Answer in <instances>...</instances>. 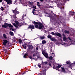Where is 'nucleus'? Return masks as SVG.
Instances as JSON below:
<instances>
[{"mask_svg": "<svg viewBox=\"0 0 75 75\" xmlns=\"http://www.w3.org/2000/svg\"><path fill=\"white\" fill-rule=\"evenodd\" d=\"M15 23L16 25V24H15V23H13V25L15 27H16L17 28H18V26H19V27H21V23H19L18 21H16L15 22Z\"/></svg>", "mask_w": 75, "mask_h": 75, "instance_id": "obj_2", "label": "nucleus"}, {"mask_svg": "<svg viewBox=\"0 0 75 75\" xmlns=\"http://www.w3.org/2000/svg\"><path fill=\"white\" fill-rule=\"evenodd\" d=\"M3 1V0H0V3H1Z\"/></svg>", "mask_w": 75, "mask_h": 75, "instance_id": "obj_44", "label": "nucleus"}, {"mask_svg": "<svg viewBox=\"0 0 75 75\" xmlns=\"http://www.w3.org/2000/svg\"><path fill=\"white\" fill-rule=\"evenodd\" d=\"M60 9H61V10H62V9H64V8H63L61 7L60 8Z\"/></svg>", "mask_w": 75, "mask_h": 75, "instance_id": "obj_41", "label": "nucleus"}, {"mask_svg": "<svg viewBox=\"0 0 75 75\" xmlns=\"http://www.w3.org/2000/svg\"><path fill=\"white\" fill-rule=\"evenodd\" d=\"M40 1H44V0H40Z\"/></svg>", "mask_w": 75, "mask_h": 75, "instance_id": "obj_48", "label": "nucleus"}, {"mask_svg": "<svg viewBox=\"0 0 75 75\" xmlns=\"http://www.w3.org/2000/svg\"><path fill=\"white\" fill-rule=\"evenodd\" d=\"M28 28H31V29H34V25H30L29 26Z\"/></svg>", "mask_w": 75, "mask_h": 75, "instance_id": "obj_9", "label": "nucleus"}, {"mask_svg": "<svg viewBox=\"0 0 75 75\" xmlns=\"http://www.w3.org/2000/svg\"><path fill=\"white\" fill-rule=\"evenodd\" d=\"M29 58H30V59H33V57H31V56H29Z\"/></svg>", "mask_w": 75, "mask_h": 75, "instance_id": "obj_34", "label": "nucleus"}, {"mask_svg": "<svg viewBox=\"0 0 75 75\" xmlns=\"http://www.w3.org/2000/svg\"><path fill=\"white\" fill-rule=\"evenodd\" d=\"M52 37V36L51 35H48L47 36V38H50V39Z\"/></svg>", "mask_w": 75, "mask_h": 75, "instance_id": "obj_13", "label": "nucleus"}, {"mask_svg": "<svg viewBox=\"0 0 75 75\" xmlns=\"http://www.w3.org/2000/svg\"><path fill=\"white\" fill-rule=\"evenodd\" d=\"M69 39L70 40V41H71V38H70L69 37Z\"/></svg>", "mask_w": 75, "mask_h": 75, "instance_id": "obj_42", "label": "nucleus"}, {"mask_svg": "<svg viewBox=\"0 0 75 75\" xmlns=\"http://www.w3.org/2000/svg\"><path fill=\"white\" fill-rule=\"evenodd\" d=\"M33 11H35V9H33Z\"/></svg>", "mask_w": 75, "mask_h": 75, "instance_id": "obj_50", "label": "nucleus"}, {"mask_svg": "<svg viewBox=\"0 0 75 75\" xmlns=\"http://www.w3.org/2000/svg\"><path fill=\"white\" fill-rule=\"evenodd\" d=\"M71 44H75V41H71Z\"/></svg>", "mask_w": 75, "mask_h": 75, "instance_id": "obj_31", "label": "nucleus"}, {"mask_svg": "<svg viewBox=\"0 0 75 75\" xmlns=\"http://www.w3.org/2000/svg\"><path fill=\"white\" fill-rule=\"evenodd\" d=\"M2 27H4V28H7L9 27H11V28H13V25H11V24H8L7 23H5L4 25H3L2 26Z\"/></svg>", "mask_w": 75, "mask_h": 75, "instance_id": "obj_3", "label": "nucleus"}, {"mask_svg": "<svg viewBox=\"0 0 75 75\" xmlns=\"http://www.w3.org/2000/svg\"><path fill=\"white\" fill-rule=\"evenodd\" d=\"M33 8H35V9H36V6H34L33 7Z\"/></svg>", "mask_w": 75, "mask_h": 75, "instance_id": "obj_40", "label": "nucleus"}, {"mask_svg": "<svg viewBox=\"0 0 75 75\" xmlns=\"http://www.w3.org/2000/svg\"><path fill=\"white\" fill-rule=\"evenodd\" d=\"M27 45V44L26 43V44H25L24 45H25H25Z\"/></svg>", "mask_w": 75, "mask_h": 75, "instance_id": "obj_47", "label": "nucleus"}, {"mask_svg": "<svg viewBox=\"0 0 75 75\" xmlns=\"http://www.w3.org/2000/svg\"><path fill=\"white\" fill-rule=\"evenodd\" d=\"M7 52H5V53H7Z\"/></svg>", "mask_w": 75, "mask_h": 75, "instance_id": "obj_56", "label": "nucleus"}, {"mask_svg": "<svg viewBox=\"0 0 75 75\" xmlns=\"http://www.w3.org/2000/svg\"><path fill=\"white\" fill-rule=\"evenodd\" d=\"M19 42L21 43V42H22V41L21 40V39H19Z\"/></svg>", "mask_w": 75, "mask_h": 75, "instance_id": "obj_33", "label": "nucleus"}, {"mask_svg": "<svg viewBox=\"0 0 75 75\" xmlns=\"http://www.w3.org/2000/svg\"><path fill=\"white\" fill-rule=\"evenodd\" d=\"M63 40H64V41H67V38H65V37H64L63 38Z\"/></svg>", "mask_w": 75, "mask_h": 75, "instance_id": "obj_17", "label": "nucleus"}, {"mask_svg": "<svg viewBox=\"0 0 75 75\" xmlns=\"http://www.w3.org/2000/svg\"><path fill=\"white\" fill-rule=\"evenodd\" d=\"M71 69H72V68H71Z\"/></svg>", "mask_w": 75, "mask_h": 75, "instance_id": "obj_59", "label": "nucleus"}, {"mask_svg": "<svg viewBox=\"0 0 75 75\" xmlns=\"http://www.w3.org/2000/svg\"><path fill=\"white\" fill-rule=\"evenodd\" d=\"M40 75H45V73L42 74Z\"/></svg>", "mask_w": 75, "mask_h": 75, "instance_id": "obj_39", "label": "nucleus"}, {"mask_svg": "<svg viewBox=\"0 0 75 75\" xmlns=\"http://www.w3.org/2000/svg\"><path fill=\"white\" fill-rule=\"evenodd\" d=\"M51 34H52V35H55V33L54 32H51Z\"/></svg>", "mask_w": 75, "mask_h": 75, "instance_id": "obj_35", "label": "nucleus"}, {"mask_svg": "<svg viewBox=\"0 0 75 75\" xmlns=\"http://www.w3.org/2000/svg\"><path fill=\"white\" fill-rule=\"evenodd\" d=\"M27 54H25L23 56L24 58H26V57L27 56Z\"/></svg>", "mask_w": 75, "mask_h": 75, "instance_id": "obj_24", "label": "nucleus"}, {"mask_svg": "<svg viewBox=\"0 0 75 75\" xmlns=\"http://www.w3.org/2000/svg\"><path fill=\"white\" fill-rule=\"evenodd\" d=\"M49 59H50L51 60H52V59H53V57L52 56H50L49 58Z\"/></svg>", "mask_w": 75, "mask_h": 75, "instance_id": "obj_19", "label": "nucleus"}, {"mask_svg": "<svg viewBox=\"0 0 75 75\" xmlns=\"http://www.w3.org/2000/svg\"><path fill=\"white\" fill-rule=\"evenodd\" d=\"M22 46L25 49H26V48H27V47L26 46L24 45H22Z\"/></svg>", "mask_w": 75, "mask_h": 75, "instance_id": "obj_21", "label": "nucleus"}, {"mask_svg": "<svg viewBox=\"0 0 75 75\" xmlns=\"http://www.w3.org/2000/svg\"><path fill=\"white\" fill-rule=\"evenodd\" d=\"M55 34L57 36H58V37H61V36H62L61 35L60 33H55Z\"/></svg>", "mask_w": 75, "mask_h": 75, "instance_id": "obj_10", "label": "nucleus"}, {"mask_svg": "<svg viewBox=\"0 0 75 75\" xmlns=\"http://www.w3.org/2000/svg\"><path fill=\"white\" fill-rule=\"evenodd\" d=\"M3 41H4V42H3V45H4L5 47H7L6 43L8 42V41L6 40H3Z\"/></svg>", "mask_w": 75, "mask_h": 75, "instance_id": "obj_6", "label": "nucleus"}, {"mask_svg": "<svg viewBox=\"0 0 75 75\" xmlns=\"http://www.w3.org/2000/svg\"><path fill=\"white\" fill-rule=\"evenodd\" d=\"M17 8H16L15 10L13 11V13H14V14H15V15H13V18H16V14H19V12L17 11Z\"/></svg>", "mask_w": 75, "mask_h": 75, "instance_id": "obj_4", "label": "nucleus"}, {"mask_svg": "<svg viewBox=\"0 0 75 75\" xmlns=\"http://www.w3.org/2000/svg\"><path fill=\"white\" fill-rule=\"evenodd\" d=\"M69 67H70V68H71V65L70 64L69 66Z\"/></svg>", "mask_w": 75, "mask_h": 75, "instance_id": "obj_43", "label": "nucleus"}, {"mask_svg": "<svg viewBox=\"0 0 75 75\" xmlns=\"http://www.w3.org/2000/svg\"><path fill=\"white\" fill-rule=\"evenodd\" d=\"M42 44H45V43H46L47 42H46V41L45 40H44L42 41Z\"/></svg>", "mask_w": 75, "mask_h": 75, "instance_id": "obj_15", "label": "nucleus"}, {"mask_svg": "<svg viewBox=\"0 0 75 75\" xmlns=\"http://www.w3.org/2000/svg\"><path fill=\"white\" fill-rule=\"evenodd\" d=\"M32 13H33V14H34V15H35V14H34V11H33Z\"/></svg>", "mask_w": 75, "mask_h": 75, "instance_id": "obj_45", "label": "nucleus"}, {"mask_svg": "<svg viewBox=\"0 0 75 75\" xmlns=\"http://www.w3.org/2000/svg\"><path fill=\"white\" fill-rule=\"evenodd\" d=\"M74 14H75V13L74 12L71 11L69 12V16H74Z\"/></svg>", "mask_w": 75, "mask_h": 75, "instance_id": "obj_8", "label": "nucleus"}, {"mask_svg": "<svg viewBox=\"0 0 75 75\" xmlns=\"http://www.w3.org/2000/svg\"><path fill=\"white\" fill-rule=\"evenodd\" d=\"M10 29L13 31H14V29H13L12 28H10Z\"/></svg>", "mask_w": 75, "mask_h": 75, "instance_id": "obj_29", "label": "nucleus"}, {"mask_svg": "<svg viewBox=\"0 0 75 75\" xmlns=\"http://www.w3.org/2000/svg\"><path fill=\"white\" fill-rule=\"evenodd\" d=\"M25 16H26L25 15H23L22 16V20H24V17H25Z\"/></svg>", "mask_w": 75, "mask_h": 75, "instance_id": "obj_20", "label": "nucleus"}, {"mask_svg": "<svg viewBox=\"0 0 75 75\" xmlns=\"http://www.w3.org/2000/svg\"><path fill=\"white\" fill-rule=\"evenodd\" d=\"M28 48L29 49H32V48H33V47L32 45H30L28 46Z\"/></svg>", "mask_w": 75, "mask_h": 75, "instance_id": "obj_12", "label": "nucleus"}, {"mask_svg": "<svg viewBox=\"0 0 75 75\" xmlns=\"http://www.w3.org/2000/svg\"><path fill=\"white\" fill-rule=\"evenodd\" d=\"M36 50H38V47H37L36 48Z\"/></svg>", "mask_w": 75, "mask_h": 75, "instance_id": "obj_37", "label": "nucleus"}, {"mask_svg": "<svg viewBox=\"0 0 75 75\" xmlns=\"http://www.w3.org/2000/svg\"><path fill=\"white\" fill-rule=\"evenodd\" d=\"M61 67V66L59 65L56 67L57 68H59Z\"/></svg>", "mask_w": 75, "mask_h": 75, "instance_id": "obj_25", "label": "nucleus"}, {"mask_svg": "<svg viewBox=\"0 0 75 75\" xmlns=\"http://www.w3.org/2000/svg\"><path fill=\"white\" fill-rule=\"evenodd\" d=\"M19 1H21V0H20Z\"/></svg>", "mask_w": 75, "mask_h": 75, "instance_id": "obj_55", "label": "nucleus"}, {"mask_svg": "<svg viewBox=\"0 0 75 75\" xmlns=\"http://www.w3.org/2000/svg\"><path fill=\"white\" fill-rule=\"evenodd\" d=\"M15 3H16V2H17V0H15Z\"/></svg>", "mask_w": 75, "mask_h": 75, "instance_id": "obj_49", "label": "nucleus"}, {"mask_svg": "<svg viewBox=\"0 0 75 75\" xmlns=\"http://www.w3.org/2000/svg\"><path fill=\"white\" fill-rule=\"evenodd\" d=\"M10 46H11V45H8V47H10Z\"/></svg>", "mask_w": 75, "mask_h": 75, "instance_id": "obj_51", "label": "nucleus"}, {"mask_svg": "<svg viewBox=\"0 0 75 75\" xmlns=\"http://www.w3.org/2000/svg\"><path fill=\"white\" fill-rule=\"evenodd\" d=\"M42 53L43 55H44L46 58H48V55L47 53H46L44 51H42Z\"/></svg>", "mask_w": 75, "mask_h": 75, "instance_id": "obj_5", "label": "nucleus"}, {"mask_svg": "<svg viewBox=\"0 0 75 75\" xmlns=\"http://www.w3.org/2000/svg\"><path fill=\"white\" fill-rule=\"evenodd\" d=\"M54 51H52V50H51L50 51V53L51 55H52V54H54V53H53Z\"/></svg>", "mask_w": 75, "mask_h": 75, "instance_id": "obj_16", "label": "nucleus"}, {"mask_svg": "<svg viewBox=\"0 0 75 75\" xmlns=\"http://www.w3.org/2000/svg\"><path fill=\"white\" fill-rule=\"evenodd\" d=\"M5 1L7 2L8 4H11L12 3V0H5Z\"/></svg>", "mask_w": 75, "mask_h": 75, "instance_id": "obj_7", "label": "nucleus"}, {"mask_svg": "<svg viewBox=\"0 0 75 75\" xmlns=\"http://www.w3.org/2000/svg\"><path fill=\"white\" fill-rule=\"evenodd\" d=\"M58 71H59V69H58Z\"/></svg>", "mask_w": 75, "mask_h": 75, "instance_id": "obj_57", "label": "nucleus"}, {"mask_svg": "<svg viewBox=\"0 0 75 75\" xmlns=\"http://www.w3.org/2000/svg\"><path fill=\"white\" fill-rule=\"evenodd\" d=\"M38 67H39V68H41V65L38 64Z\"/></svg>", "mask_w": 75, "mask_h": 75, "instance_id": "obj_36", "label": "nucleus"}, {"mask_svg": "<svg viewBox=\"0 0 75 75\" xmlns=\"http://www.w3.org/2000/svg\"><path fill=\"white\" fill-rule=\"evenodd\" d=\"M47 63L48 62H42V64H47Z\"/></svg>", "mask_w": 75, "mask_h": 75, "instance_id": "obj_27", "label": "nucleus"}, {"mask_svg": "<svg viewBox=\"0 0 75 75\" xmlns=\"http://www.w3.org/2000/svg\"><path fill=\"white\" fill-rule=\"evenodd\" d=\"M66 62L67 64H70V63H71V62H68L67 61Z\"/></svg>", "mask_w": 75, "mask_h": 75, "instance_id": "obj_32", "label": "nucleus"}, {"mask_svg": "<svg viewBox=\"0 0 75 75\" xmlns=\"http://www.w3.org/2000/svg\"><path fill=\"white\" fill-rule=\"evenodd\" d=\"M45 38V36H44L40 37V38L41 40H43V39H44V38Z\"/></svg>", "mask_w": 75, "mask_h": 75, "instance_id": "obj_14", "label": "nucleus"}, {"mask_svg": "<svg viewBox=\"0 0 75 75\" xmlns=\"http://www.w3.org/2000/svg\"><path fill=\"white\" fill-rule=\"evenodd\" d=\"M31 61H32V60L31 59Z\"/></svg>", "mask_w": 75, "mask_h": 75, "instance_id": "obj_60", "label": "nucleus"}, {"mask_svg": "<svg viewBox=\"0 0 75 75\" xmlns=\"http://www.w3.org/2000/svg\"><path fill=\"white\" fill-rule=\"evenodd\" d=\"M10 35H14V34H13V32H10Z\"/></svg>", "mask_w": 75, "mask_h": 75, "instance_id": "obj_22", "label": "nucleus"}, {"mask_svg": "<svg viewBox=\"0 0 75 75\" xmlns=\"http://www.w3.org/2000/svg\"><path fill=\"white\" fill-rule=\"evenodd\" d=\"M64 33H67V34H68V33H69V31L67 30H65Z\"/></svg>", "mask_w": 75, "mask_h": 75, "instance_id": "obj_26", "label": "nucleus"}, {"mask_svg": "<svg viewBox=\"0 0 75 75\" xmlns=\"http://www.w3.org/2000/svg\"><path fill=\"white\" fill-rule=\"evenodd\" d=\"M53 54V55H52V56H53V57H55V54H54H54Z\"/></svg>", "mask_w": 75, "mask_h": 75, "instance_id": "obj_38", "label": "nucleus"}, {"mask_svg": "<svg viewBox=\"0 0 75 75\" xmlns=\"http://www.w3.org/2000/svg\"><path fill=\"white\" fill-rule=\"evenodd\" d=\"M50 40L51 41H56L57 40L55 39V38L54 37H52L50 38Z\"/></svg>", "mask_w": 75, "mask_h": 75, "instance_id": "obj_11", "label": "nucleus"}, {"mask_svg": "<svg viewBox=\"0 0 75 75\" xmlns=\"http://www.w3.org/2000/svg\"><path fill=\"white\" fill-rule=\"evenodd\" d=\"M33 24L35 25V27L36 28H39V29H42L43 30L44 28V26L42 25L41 23L40 22H38L34 21Z\"/></svg>", "mask_w": 75, "mask_h": 75, "instance_id": "obj_1", "label": "nucleus"}, {"mask_svg": "<svg viewBox=\"0 0 75 75\" xmlns=\"http://www.w3.org/2000/svg\"><path fill=\"white\" fill-rule=\"evenodd\" d=\"M0 9L1 10H2V11H3L4 10V8L3 7H2L1 8H0Z\"/></svg>", "mask_w": 75, "mask_h": 75, "instance_id": "obj_28", "label": "nucleus"}, {"mask_svg": "<svg viewBox=\"0 0 75 75\" xmlns=\"http://www.w3.org/2000/svg\"><path fill=\"white\" fill-rule=\"evenodd\" d=\"M3 36L5 38H7V37H6V34H4Z\"/></svg>", "mask_w": 75, "mask_h": 75, "instance_id": "obj_23", "label": "nucleus"}, {"mask_svg": "<svg viewBox=\"0 0 75 75\" xmlns=\"http://www.w3.org/2000/svg\"><path fill=\"white\" fill-rule=\"evenodd\" d=\"M67 0V1H68V0Z\"/></svg>", "mask_w": 75, "mask_h": 75, "instance_id": "obj_58", "label": "nucleus"}, {"mask_svg": "<svg viewBox=\"0 0 75 75\" xmlns=\"http://www.w3.org/2000/svg\"><path fill=\"white\" fill-rule=\"evenodd\" d=\"M72 64H75V62L73 63Z\"/></svg>", "mask_w": 75, "mask_h": 75, "instance_id": "obj_52", "label": "nucleus"}, {"mask_svg": "<svg viewBox=\"0 0 75 75\" xmlns=\"http://www.w3.org/2000/svg\"><path fill=\"white\" fill-rule=\"evenodd\" d=\"M33 57H35V54H33Z\"/></svg>", "mask_w": 75, "mask_h": 75, "instance_id": "obj_46", "label": "nucleus"}, {"mask_svg": "<svg viewBox=\"0 0 75 75\" xmlns=\"http://www.w3.org/2000/svg\"><path fill=\"white\" fill-rule=\"evenodd\" d=\"M61 68L62 69V71H63V72H64L65 71V69L63 67H62Z\"/></svg>", "mask_w": 75, "mask_h": 75, "instance_id": "obj_30", "label": "nucleus"}, {"mask_svg": "<svg viewBox=\"0 0 75 75\" xmlns=\"http://www.w3.org/2000/svg\"><path fill=\"white\" fill-rule=\"evenodd\" d=\"M62 35H63V36H64V34H62Z\"/></svg>", "mask_w": 75, "mask_h": 75, "instance_id": "obj_54", "label": "nucleus"}, {"mask_svg": "<svg viewBox=\"0 0 75 75\" xmlns=\"http://www.w3.org/2000/svg\"><path fill=\"white\" fill-rule=\"evenodd\" d=\"M1 16H3V14H2V13H1Z\"/></svg>", "mask_w": 75, "mask_h": 75, "instance_id": "obj_53", "label": "nucleus"}, {"mask_svg": "<svg viewBox=\"0 0 75 75\" xmlns=\"http://www.w3.org/2000/svg\"><path fill=\"white\" fill-rule=\"evenodd\" d=\"M37 4L38 6V7H40L41 6V5H40V3H39V2H37Z\"/></svg>", "mask_w": 75, "mask_h": 75, "instance_id": "obj_18", "label": "nucleus"}]
</instances>
